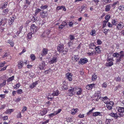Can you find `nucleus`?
Masks as SVG:
<instances>
[{"mask_svg":"<svg viewBox=\"0 0 124 124\" xmlns=\"http://www.w3.org/2000/svg\"><path fill=\"white\" fill-rule=\"evenodd\" d=\"M64 45L62 44H59L58 46L57 49L58 51L60 52H62L64 54H66L68 52V49L64 50Z\"/></svg>","mask_w":124,"mask_h":124,"instance_id":"obj_1","label":"nucleus"},{"mask_svg":"<svg viewBox=\"0 0 124 124\" xmlns=\"http://www.w3.org/2000/svg\"><path fill=\"white\" fill-rule=\"evenodd\" d=\"M104 102L106 104V107L109 110L112 109V106L114 104V103L113 102L105 101V100H104Z\"/></svg>","mask_w":124,"mask_h":124,"instance_id":"obj_2","label":"nucleus"},{"mask_svg":"<svg viewBox=\"0 0 124 124\" xmlns=\"http://www.w3.org/2000/svg\"><path fill=\"white\" fill-rule=\"evenodd\" d=\"M116 109L120 113H119V117H123L124 115L123 113L124 111V108L122 107H118L116 108Z\"/></svg>","mask_w":124,"mask_h":124,"instance_id":"obj_3","label":"nucleus"},{"mask_svg":"<svg viewBox=\"0 0 124 124\" xmlns=\"http://www.w3.org/2000/svg\"><path fill=\"white\" fill-rule=\"evenodd\" d=\"M107 62L106 63V65L107 66H111L113 65V61L114 60L112 58H108L107 59Z\"/></svg>","mask_w":124,"mask_h":124,"instance_id":"obj_4","label":"nucleus"},{"mask_svg":"<svg viewBox=\"0 0 124 124\" xmlns=\"http://www.w3.org/2000/svg\"><path fill=\"white\" fill-rule=\"evenodd\" d=\"M119 56L116 59V61L117 62H119L121 60V59L124 57V51H121L119 53Z\"/></svg>","mask_w":124,"mask_h":124,"instance_id":"obj_5","label":"nucleus"},{"mask_svg":"<svg viewBox=\"0 0 124 124\" xmlns=\"http://www.w3.org/2000/svg\"><path fill=\"white\" fill-rule=\"evenodd\" d=\"M76 88L71 87L69 90V94L70 96H71L75 93Z\"/></svg>","mask_w":124,"mask_h":124,"instance_id":"obj_6","label":"nucleus"},{"mask_svg":"<svg viewBox=\"0 0 124 124\" xmlns=\"http://www.w3.org/2000/svg\"><path fill=\"white\" fill-rule=\"evenodd\" d=\"M124 26V24L122 22H119L117 24L116 26V29L118 30H121Z\"/></svg>","mask_w":124,"mask_h":124,"instance_id":"obj_7","label":"nucleus"},{"mask_svg":"<svg viewBox=\"0 0 124 124\" xmlns=\"http://www.w3.org/2000/svg\"><path fill=\"white\" fill-rule=\"evenodd\" d=\"M30 29L31 31H33L34 32H35L38 30L37 27L33 24H32L31 25Z\"/></svg>","mask_w":124,"mask_h":124,"instance_id":"obj_8","label":"nucleus"},{"mask_svg":"<svg viewBox=\"0 0 124 124\" xmlns=\"http://www.w3.org/2000/svg\"><path fill=\"white\" fill-rule=\"evenodd\" d=\"M57 57H53L51 58L50 60L49 61V63L50 64H53L55 63L57 61Z\"/></svg>","mask_w":124,"mask_h":124,"instance_id":"obj_9","label":"nucleus"},{"mask_svg":"<svg viewBox=\"0 0 124 124\" xmlns=\"http://www.w3.org/2000/svg\"><path fill=\"white\" fill-rule=\"evenodd\" d=\"M26 61L25 62H23L21 61H19L18 63L17 66L18 68L19 69L23 67L24 63L26 64Z\"/></svg>","mask_w":124,"mask_h":124,"instance_id":"obj_10","label":"nucleus"},{"mask_svg":"<svg viewBox=\"0 0 124 124\" xmlns=\"http://www.w3.org/2000/svg\"><path fill=\"white\" fill-rule=\"evenodd\" d=\"M66 76L67 78L69 81H71L72 80L73 77L72 74L68 73L66 74Z\"/></svg>","mask_w":124,"mask_h":124,"instance_id":"obj_11","label":"nucleus"},{"mask_svg":"<svg viewBox=\"0 0 124 124\" xmlns=\"http://www.w3.org/2000/svg\"><path fill=\"white\" fill-rule=\"evenodd\" d=\"M47 113V110L45 108H44L42 110L40 111L39 114L41 116H43L45 115Z\"/></svg>","mask_w":124,"mask_h":124,"instance_id":"obj_12","label":"nucleus"},{"mask_svg":"<svg viewBox=\"0 0 124 124\" xmlns=\"http://www.w3.org/2000/svg\"><path fill=\"white\" fill-rule=\"evenodd\" d=\"M48 50L46 48H44L42 52L41 55L43 56L46 55L48 53Z\"/></svg>","mask_w":124,"mask_h":124,"instance_id":"obj_13","label":"nucleus"},{"mask_svg":"<svg viewBox=\"0 0 124 124\" xmlns=\"http://www.w3.org/2000/svg\"><path fill=\"white\" fill-rule=\"evenodd\" d=\"M88 61V60L86 58H81L80 59V61L79 62H80L82 64H83L86 63Z\"/></svg>","mask_w":124,"mask_h":124,"instance_id":"obj_14","label":"nucleus"},{"mask_svg":"<svg viewBox=\"0 0 124 124\" xmlns=\"http://www.w3.org/2000/svg\"><path fill=\"white\" fill-rule=\"evenodd\" d=\"M76 92L77 93V94L78 95H81L82 92V90L81 88L77 87V88H76Z\"/></svg>","mask_w":124,"mask_h":124,"instance_id":"obj_15","label":"nucleus"},{"mask_svg":"<svg viewBox=\"0 0 124 124\" xmlns=\"http://www.w3.org/2000/svg\"><path fill=\"white\" fill-rule=\"evenodd\" d=\"M14 110V109H8L4 112V113L7 114H10Z\"/></svg>","mask_w":124,"mask_h":124,"instance_id":"obj_16","label":"nucleus"},{"mask_svg":"<svg viewBox=\"0 0 124 124\" xmlns=\"http://www.w3.org/2000/svg\"><path fill=\"white\" fill-rule=\"evenodd\" d=\"M67 25V23L65 21H63L62 23L60 25L59 27V28L60 29H62L66 25Z\"/></svg>","mask_w":124,"mask_h":124,"instance_id":"obj_17","label":"nucleus"},{"mask_svg":"<svg viewBox=\"0 0 124 124\" xmlns=\"http://www.w3.org/2000/svg\"><path fill=\"white\" fill-rule=\"evenodd\" d=\"M50 31L47 30L45 31L43 34L42 35L43 36L47 37L48 35L50 33Z\"/></svg>","mask_w":124,"mask_h":124,"instance_id":"obj_18","label":"nucleus"},{"mask_svg":"<svg viewBox=\"0 0 124 124\" xmlns=\"http://www.w3.org/2000/svg\"><path fill=\"white\" fill-rule=\"evenodd\" d=\"M41 16L42 18H44L47 16L48 15V14L47 12H41L40 13Z\"/></svg>","mask_w":124,"mask_h":124,"instance_id":"obj_19","label":"nucleus"},{"mask_svg":"<svg viewBox=\"0 0 124 124\" xmlns=\"http://www.w3.org/2000/svg\"><path fill=\"white\" fill-rule=\"evenodd\" d=\"M110 115L112 117L115 118L116 119H117L119 116H118L116 113H112L110 114Z\"/></svg>","mask_w":124,"mask_h":124,"instance_id":"obj_20","label":"nucleus"},{"mask_svg":"<svg viewBox=\"0 0 124 124\" xmlns=\"http://www.w3.org/2000/svg\"><path fill=\"white\" fill-rule=\"evenodd\" d=\"M56 9L58 10L62 9L64 11H65L66 10V9L63 6H58L57 7Z\"/></svg>","mask_w":124,"mask_h":124,"instance_id":"obj_21","label":"nucleus"},{"mask_svg":"<svg viewBox=\"0 0 124 124\" xmlns=\"http://www.w3.org/2000/svg\"><path fill=\"white\" fill-rule=\"evenodd\" d=\"M9 10L8 9H6L4 10L2 13V14L3 15H5L7 14L9 12Z\"/></svg>","mask_w":124,"mask_h":124,"instance_id":"obj_22","label":"nucleus"},{"mask_svg":"<svg viewBox=\"0 0 124 124\" xmlns=\"http://www.w3.org/2000/svg\"><path fill=\"white\" fill-rule=\"evenodd\" d=\"M8 3L6 2H5L2 5L0 8L3 9L6 8L7 5Z\"/></svg>","mask_w":124,"mask_h":124,"instance_id":"obj_23","label":"nucleus"},{"mask_svg":"<svg viewBox=\"0 0 124 124\" xmlns=\"http://www.w3.org/2000/svg\"><path fill=\"white\" fill-rule=\"evenodd\" d=\"M101 113L99 112H94L93 114V116L96 117L98 116H101Z\"/></svg>","mask_w":124,"mask_h":124,"instance_id":"obj_24","label":"nucleus"},{"mask_svg":"<svg viewBox=\"0 0 124 124\" xmlns=\"http://www.w3.org/2000/svg\"><path fill=\"white\" fill-rule=\"evenodd\" d=\"M38 81H36L33 83L31 85L29 86V87L31 88L32 89L34 88L37 84Z\"/></svg>","mask_w":124,"mask_h":124,"instance_id":"obj_25","label":"nucleus"},{"mask_svg":"<svg viewBox=\"0 0 124 124\" xmlns=\"http://www.w3.org/2000/svg\"><path fill=\"white\" fill-rule=\"evenodd\" d=\"M100 46H99L95 47L96 53H100Z\"/></svg>","mask_w":124,"mask_h":124,"instance_id":"obj_26","label":"nucleus"},{"mask_svg":"<svg viewBox=\"0 0 124 124\" xmlns=\"http://www.w3.org/2000/svg\"><path fill=\"white\" fill-rule=\"evenodd\" d=\"M14 77L13 76L9 78L7 80V81L8 82H11L14 79Z\"/></svg>","mask_w":124,"mask_h":124,"instance_id":"obj_27","label":"nucleus"},{"mask_svg":"<svg viewBox=\"0 0 124 124\" xmlns=\"http://www.w3.org/2000/svg\"><path fill=\"white\" fill-rule=\"evenodd\" d=\"M14 18L13 17V18H10L8 20V23L9 24L11 25L12 24V23L14 22Z\"/></svg>","mask_w":124,"mask_h":124,"instance_id":"obj_28","label":"nucleus"},{"mask_svg":"<svg viewBox=\"0 0 124 124\" xmlns=\"http://www.w3.org/2000/svg\"><path fill=\"white\" fill-rule=\"evenodd\" d=\"M111 8V5H108L106 6L105 10L106 11L108 12L109 11Z\"/></svg>","mask_w":124,"mask_h":124,"instance_id":"obj_29","label":"nucleus"},{"mask_svg":"<svg viewBox=\"0 0 124 124\" xmlns=\"http://www.w3.org/2000/svg\"><path fill=\"white\" fill-rule=\"evenodd\" d=\"M95 45L93 43H91L89 45V48L90 49H94L95 48Z\"/></svg>","mask_w":124,"mask_h":124,"instance_id":"obj_30","label":"nucleus"},{"mask_svg":"<svg viewBox=\"0 0 124 124\" xmlns=\"http://www.w3.org/2000/svg\"><path fill=\"white\" fill-rule=\"evenodd\" d=\"M59 91L57 90L56 91H54L52 93V95L54 96H58L59 94Z\"/></svg>","mask_w":124,"mask_h":124,"instance_id":"obj_31","label":"nucleus"},{"mask_svg":"<svg viewBox=\"0 0 124 124\" xmlns=\"http://www.w3.org/2000/svg\"><path fill=\"white\" fill-rule=\"evenodd\" d=\"M90 34L92 36H94L95 35V31L94 30H93L91 31Z\"/></svg>","mask_w":124,"mask_h":124,"instance_id":"obj_32","label":"nucleus"},{"mask_svg":"<svg viewBox=\"0 0 124 124\" xmlns=\"http://www.w3.org/2000/svg\"><path fill=\"white\" fill-rule=\"evenodd\" d=\"M97 78V76L95 74H93L92 77V80L93 81H94Z\"/></svg>","mask_w":124,"mask_h":124,"instance_id":"obj_33","label":"nucleus"},{"mask_svg":"<svg viewBox=\"0 0 124 124\" xmlns=\"http://www.w3.org/2000/svg\"><path fill=\"white\" fill-rule=\"evenodd\" d=\"M110 16L108 14L106 15L105 16V19L107 20L106 21H108L109 19H110Z\"/></svg>","mask_w":124,"mask_h":124,"instance_id":"obj_34","label":"nucleus"},{"mask_svg":"<svg viewBox=\"0 0 124 124\" xmlns=\"http://www.w3.org/2000/svg\"><path fill=\"white\" fill-rule=\"evenodd\" d=\"M118 9L120 10H124V6L121 5L118 7Z\"/></svg>","mask_w":124,"mask_h":124,"instance_id":"obj_35","label":"nucleus"},{"mask_svg":"<svg viewBox=\"0 0 124 124\" xmlns=\"http://www.w3.org/2000/svg\"><path fill=\"white\" fill-rule=\"evenodd\" d=\"M20 86V84L19 83H18L15 85L14 86V88H16V89H18L19 88Z\"/></svg>","mask_w":124,"mask_h":124,"instance_id":"obj_36","label":"nucleus"},{"mask_svg":"<svg viewBox=\"0 0 124 124\" xmlns=\"http://www.w3.org/2000/svg\"><path fill=\"white\" fill-rule=\"evenodd\" d=\"M8 43H9L12 47H13L14 46V44L12 40H8Z\"/></svg>","mask_w":124,"mask_h":124,"instance_id":"obj_37","label":"nucleus"},{"mask_svg":"<svg viewBox=\"0 0 124 124\" xmlns=\"http://www.w3.org/2000/svg\"><path fill=\"white\" fill-rule=\"evenodd\" d=\"M73 58H74L75 59V60L76 61H77L79 59V58L78 55H74L72 57Z\"/></svg>","mask_w":124,"mask_h":124,"instance_id":"obj_38","label":"nucleus"},{"mask_svg":"<svg viewBox=\"0 0 124 124\" xmlns=\"http://www.w3.org/2000/svg\"><path fill=\"white\" fill-rule=\"evenodd\" d=\"M113 56L115 57L118 58L119 56V53H115L113 54Z\"/></svg>","mask_w":124,"mask_h":124,"instance_id":"obj_39","label":"nucleus"},{"mask_svg":"<svg viewBox=\"0 0 124 124\" xmlns=\"http://www.w3.org/2000/svg\"><path fill=\"white\" fill-rule=\"evenodd\" d=\"M27 109V108L26 107L24 106L23 108V109L22 111V113H24L25 111H26Z\"/></svg>","mask_w":124,"mask_h":124,"instance_id":"obj_40","label":"nucleus"},{"mask_svg":"<svg viewBox=\"0 0 124 124\" xmlns=\"http://www.w3.org/2000/svg\"><path fill=\"white\" fill-rule=\"evenodd\" d=\"M108 22V21H106V20H104L103 21V24L102 25V27L103 28H104L106 26V24Z\"/></svg>","mask_w":124,"mask_h":124,"instance_id":"obj_41","label":"nucleus"},{"mask_svg":"<svg viewBox=\"0 0 124 124\" xmlns=\"http://www.w3.org/2000/svg\"><path fill=\"white\" fill-rule=\"evenodd\" d=\"M107 86V83L105 82L102 85V87L106 88Z\"/></svg>","mask_w":124,"mask_h":124,"instance_id":"obj_42","label":"nucleus"},{"mask_svg":"<svg viewBox=\"0 0 124 124\" xmlns=\"http://www.w3.org/2000/svg\"><path fill=\"white\" fill-rule=\"evenodd\" d=\"M77 111L76 109H74L72 110L71 112V113L72 114L74 115L76 112Z\"/></svg>","mask_w":124,"mask_h":124,"instance_id":"obj_43","label":"nucleus"},{"mask_svg":"<svg viewBox=\"0 0 124 124\" xmlns=\"http://www.w3.org/2000/svg\"><path fill=\"white\" fill-rule=\"evenodd\" d=\"M95 108H92L86 114L87 115H90L91 114V112L94 110L95 109Z\"/></svg>","mask_w":124,"mask_h":124,"instance_id":"obj_44","label":"nucleus"},{"mask_svg":"<svg viewBox=\"0 0 124 124\" xmlns=\"http://www.w3.org/2000/svg\"><path fill=\"white\" fill-rule=\"evenodd\" d=\"M69 37L70 41H72L75 39L74 36L72 35H70L69 36Z\"/></svg>","mask_w":124,"mask_h":124,"instance_id":"obj_45","label":"nucleus"},{"mask_svg":"<svg viewBox=\"0 0 124 124\" xmlns=\"http://www.w3.org/2000/svg\"><path fill=\"white\" fill-rule=\"evenodd\" d=\"M6 80H4L2 83L0 84V86H1V87L4 86L6 85Z\"/></svg>","mask_w":124,"mask_h":124,"instance_id":"obj_46","label":"nucleus"},{"mask_svg":"<svg viewBox=\"0 0 124 124\" xmlns=\"http://www.w3.org/2000/svg\"><path fill=\"white\" fill-rule=\"evenodd\" d=\"M30 57L31 59L33 60H34L35 58V56L33 54H31Z\"/></svg>","mask_w":124,"mask_h":124,"instance_id":"obj_47","label":"nucleus"},{"mask_svg":"<svg viewBox=\"0 0 124 124\" xmlns=\"http://www.w3.org/2000/svg\"><path fill=\"white\" fill-rule=\"evenodd\" d=\"M41 11V10L39 9L38 8L36 9L35 12V14L36 15H37L38 13L40 12Z\"/></svg>","mask_w":124,"mask_h":124,"instance_id":"obj_48","label":"nucleus"},{"mask_svg":"<svg viewBox=\"0 0 124 124\" xmlns=\"http://www.w3.org/2000/svg\"><path fill=\"white\" fill-rule=\"evenodd\" d=\"M117 22V21L115 19L113 20L112 22V24L115 25H116Z\"/></svg>","mask_w":124,"mask_h":124,"instance_id":"obj_49","label":"nucleus"},{"mask_svg":"<svg viewBox=\"0 0 124 124\" xmlns=\"http://www.w3.org/2000/svg\"><path fill=\"white\" fill-rule=\"evenodd\" d=\"M32 34L33 33L32 32H31L28 34L27 35V37L29 39H31V38Z\"/></svg>","mask_w":124,"mask_h":124,"instance_id":"obj_50","label":"nucleus"},{"mask_svg":"<svg viewBox=\"0 0 124 124\" xmlns=\"http://www.w3.org/2000/svg\"><path fill=\"white\" fill-rule=\"evenodd\" d=\"M34 75V74L31 72H30L29 73V78H33Z\"/></svg>","mask_w":124,"mask_h":124,"instance_id":"obj_51","label":"nucleus"},{"mask_svg":"<svg viewBox=\"0 0 124 124\" xmlns=\"http://www.w3.org/2000/svg\"><path fill=\"white\" fill-rule=\"evenodd\" d=\"M88 54L89 55H95L96 54V52L94 51H93L91 53H88Z\"/></svg>","mask_w":124,"mask_h":124,"instance_id":"obj_52","label":"nucleus"},{"mask_svg":"<svg viewBox=\"0 0 124 124\" xmlns=\"http://www.w3.org/2000/svg\"><path fill=\"white\" fill-rule=\"evenodd\" d=\"M87 8V6L85 4L83 5L82 6H81V11H82L85 8Z\"/></svg>","mask_w":124,"mask_h":124,"instance_id":"obj_53","label":"nucleus"},{"mask_svg":"<svg viewBox=\"0 0 124 124\" xmlns=\"http://www.w3.org/2000/svg\"><path fill=\"white\" fill-rule=\"evenodd\" d=\"M17 93H18L21 94L23 93V91L21 89H18L17 90Z\"/></svg>","mask_w":124,"mask_h":124,"instance_id":"obj_54","label":"nucleus"},{"mask_svg":"<svg viewBox=\"0 0 124 124\" xmlns=\"http://www.w3.org/2000/svg\"><path fill=\"white\" fill-rule=\"evenodd\" d=\"M62 88L63 89L66 90L67 89V86L66 85H63L62 86Z\"/></svg>","mask_w":124,"mask_h":124,"instance_id":"obj_55","label":"nucleus"},{"mask_svg":"<svg viewBox=\"0 0 124 124\" xmlns=\"http://www.w3.org/2000/svg\"><path fill=\"white\" fill-rule=\"evenodd\" d=\"M102 41L99 39H98L97 41V43L98 45H100L102 43Z\"/></svg>","mask_w":124,"mask_h":124,"instance_id":"obj_56","label":"nucleus"},{"mask_svg":"<svg viewBox=\"0 0 124 124\" xmlns=\"http://www.w3.org/2000/svg\"><path fill=\"white\" fill-rule=\"evenodd\" d=\"M47 7V6L46 5H45L44 6H43L41 7V8L42 9H46Z\"/></svg>","mask_w":124,"mask_h":124,"instance_id":"obj_57","label":"nucleus"},{"mask_svg":"<svg viewBox=\"0 0 124 124\" xmlns=\"http://www.w3.org/2000/svg\"><path fill=\"white\" fill-rule=\"evenodd\" d=\"M55 115H56L55 114L53 113L49 114L48 115L50 118H51L54 116Z\"/></svg>","mask_w":124,"mask_h":124,"instance_id":"obj_58","label":"nucleus"},{"mask_svg":"<svg viewBox=\"0 0 124 124\" xmlns=\"http://www.w3.org/2000/svg\"><path fill=\"white\" fill-rule=\"evenodd\" d=\"M44 67L45 66L42 65H40L39 66V68L40 70H43L44 69Z\"/></svg>","mask_w":124,"mask_h":124,"instance_id":"obj_59","label":"nucleus"},{"mask_svg":"<svg viewBox=\"0 0 124 124\" xmlns=\"http://www.w3.org/2000/svg\"><path fill=\"white\" fill-rule=\"evenodd\" d=\"M89 87H90V88L91 89L95 85V84H93L90 85H88Z\"/></svg>","mask_w":124,"mask_h":124,"instance_id":"obj_60","label":"nucleus"},{"mask_svg":"<svg viewBox=\"0 0 124 124\" xmlns=\"http://www.w3.org/2000/svg\"><path fill=\"white\" fill-rule=\"evenodd\" d=\"M78 117L80 118H83L84 117V115L83 114H80L78 116Z\"/></svg>","mask_w":124,"mask_h":124,"instance_id":"obj_61","label":"nucleus"},{"mask_svg":"<svg viewBox=\"0 0 124 124\" xmlns=\"http://www.w3.org/2000/svg\"><path fill=\"white\" fill-rule=\"evenodd\" d=\"M108 26L109 27H111L113 26V25L109 22L107 24Z\"/></svg>","mask_w":124,"mask_h":124,"instance_id":"obj_62","label":"nucleus"},{"mask_svg":"<svg viewBox=\"0 0 124 124\" xmlns=\"http://www.w3.org/2000/svg\"><path fill=\"white\" fill-rule=\"evenodd\" d=\"M70 41L68 43V44L69 46H71L73 44V42L71 41Z\"/></svg>","mask_w":124,"mask_h":124,"instance_id":"obj_63","label":"nucleus"},{"mask_svg":"<svg viewBox=\"0 0 124 124\" xmlns=\"http://www.w3.org/2000/svg\"><path fill=\"white\" fill-rule=\"evenodd\" d=\"M116 81H120L121 80L120 78L118 77L116 78Z\"/></svg>","mask_w":124,"mask_h":124,"instance_id":"obj_64","label":"nucleus"}]
</instances>
